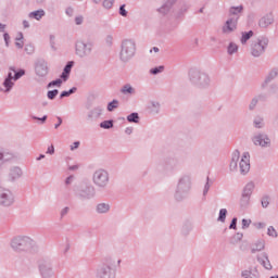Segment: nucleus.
Instances as JSON below:
<instances>
[{"label": "nucleus", "mask_w": 278, "mask_h": 278, "mask_svg": "<svg viewBox=\"0 0 278 278\" xmlns=\"http://www.w3.org/2000/svg\"><path fill=\"white\" fill-rule=\"evenodd\" d=\"M14 73V76L12 75V72L9 73L8 78L4 80L3 86L5 88V92H10V89L12 86H14L13 81H16V79H21L23 75H25V71L21 70L20 72H16L15 70H12ZM13 79V81H12Z\"/></svg>", "instance_id": "1"}, {"label": "nucleus", "mask_w": 278, "mask_h": 278, "mask_svg": "<svg viewBox=\"0 0 278 278\" xmlns=\"http://www.w3.org/2000/svg\"><path fill=\"white\" fill-rule=\"evenodd\" d=\"M253 190H255V185L253 182H249L244 189L240 200L241 205L244 207L251 201V195L253 194Z\"/></svg>", "instance_id": "2"}, {"label": "nucleus", "mask_w": 278, "mask_h": 278, "mask_svg": "<svg viewBox=\"0 0 278 278\" xmlns=\"http://www.w3.org/2000/svg\"><path fill=\"white\" fill-rule=\"evenodd\" d=\"M134 51H136V45L131 41H125L122 47V60H129L134 55Z\"/></svg>", "instance_id": "3"}, {"label": "nucleus", "mask_w": 278, "mask_h": 278, "mask_svg": "<svg viewBox=\"0 0 278 278\" xmlns=\"http://www.w3.org/2000/svg\"><path fill=\"white\" fill-rule=\"evenodd\" d=\"M266 45H268V39L266 38H262L257 42L253 43L252 55H254V58H258V55H262V53H264Z\"/></svg>", "instance_id": "4"}, {"label": "nucleus", "mask_w": 278, "mask_h": 278, "mask_svg": "<svg viewBox=\"0 0 278 278\" xmlns=\"http://www.w3.org/2000/svg\"><path fill=\"white\" fill-rule=\"evenodd\" d=\"M250 160H251V155L249 154V152H244L242 154V157L239 163V168H240L241 173L244 174V173H249V170H251Z\"/></svg>", "instance_id": "5"}, {"label": "nucleus", "mask_w": 278, "mask_h": 278, "mask_svg": "<svg viewBox=\"0 0 278 278\" xmlns=\"http://www.w3.org/2000/svg\"><path fill=\"white\" fill-rule=\"evenodd\" d=\"M108 172L99 169L94 173L93 181L97 186H105L108 184Z\"/></svg>", "instance_id": "6"}, {"label": "nucleus", "mask_w": 278, "mask_h": 278, "mask_svg": "<svg viewBox=\"0 0 278 278\" xmlns=\"http://www.w3.org/2000/svg\"><path fill=\"white\" fill-rule=\"evenodd\" d=\"M237 25H238V17H232L228 20L225 26L223 27L224 34H231V31L236 29Z\"/></svg>", "instance_id": "7"}, {"label": "nucleus", "mask_w": 278, "mask_h": 278, "mask_svg": "<svg viewBox=\"0 0 278 278\" xmlns=\"http://www.w3.org/2000/svg\"><path fill=\"white\" fill-rule=\"evenodd\" d=\"M254 144H256V147H266V144H270V139L264 135H258L254 137Z\"/></svg>", "instance_id": "8"}, {"label": "nucleus", "mask_w": 278, "mask_h": 278, "mask_svg": "<svg viewBox=\"0 0 278 278\" xmlns=\"http://www.w3.org/2000/svg\"><path fill=\"white\" fill-rule=\"evenodd\" d=\"M238 160H240V152H235L230 162L231 170H236L238 168Z\"/></svg>", "instance_id": "9"}, {"label": "nucleus", "mask_w": 278, "mask_h": 278, "mask_svg": "<svg viewBox=\"0 0 278 278\" xmlns=\"http://www.w3.org/2000/svg\"><path fill=\"white\" fill-rule=\"evenodd\" d=\"M36 71L40 77H45V75L49 73V67H47V65L45 64H40V65H37Z\"/></svg>", "instance_id": "10"}, {"label": "nucleus", "mask_w": 278, "mask_h": 278, "mask_svg": "<svg viewBox=\"0 0 278 278\" xmlns=\"http://www.w3.org/2000/svg\"><path fill=\"white\" fill-rule=\"evenodd\" d=\"M273 24V16H266L261 18L260 27H268V25Z\"/></svg>", "instance_id": "11"}, {"label": "nucleus", "mask_w": 278, "mask_h": 278, "mask_svg": "<svg viewBox=\"0 0 278 278\" xmlns=\"http://www.w3.org/2000/svg\"><path fill=\"white\" fill-rule=\"evenodd\" d=\"M43 16H45L43 10L35 11L29 14V17L36 18V21H40Z\"/></svg>", "instance_id": "12"}, {"label": "nucleus", "mask_w": 278, "mask_h": 278, "mask_svg": "<svg viewBox=\"0 0 278 278\" xmlns=\"http://www.w3.org/2000/svg\"><path fill=\"white\" fill-rule=\"evenodd\" d=\"M253 36V30H250L249 33H243L241 37L242 45H247V41L251 39Z\"/></svg>", "instance_id": "13"}, {"label": "nucleus", "mask_w": 278, "mask_h": 278, "mask_svg": "<svg viewBox=\"0 0 278 278\" xmlns=\"http://www.w3.org/2000/svg\"><path fill=\"white\" fill-rule=\"evenodd\" d=\"M5 197H8V194L2 193V195L0 197V203H1L2 205H11V203H12V198H7V199H5Z\"/></svg>", "instance_id": "14"}, {"label": "nucleus", "mask_w": 278, "mask_h": 278, "mask_svg": "<svg viewBox=\"0 0 278 278\" xmlns=\"http://www.w3.org/2000/svg\"><path fill=\"white\" fill-rule=\"evenodd\" d=\"M97 210L100 214H105V212H109L110 205L102 203L98 205Z\"/></svg>", "instance_id": "15"}, {"label": "nucleus", "mask_w": 278, "mask_h": 278, "mask_svg": "<svg viewBox=\"0 0 278 278\" xmlns=\"http://www.w3.org/2000/svg\"><path fill=\"white\" fill-rule=\"evenodd\" d=\"M139 118L140 117L138 116V113H132V114L127 116V121L129 123H138Z\"/></svg>", "instance_id": "16"}, {"label": "nucleus", "mask_w": 278, "mask_h": 278, "mask_svg": "<svg viewBox=\"0 0 278 278\" xmlns=\"http://www.w3.org/2000/svg\"><path fill=\"white\" fill-rule=\"evenodd\" d=\"M123 94H131L134 93V88L130 85H126L122 88Z\"/></svg>", "instance_id": "17"}, {"label": "nucleus", "mask_w": 278, "mask_h": 278, "mask_svg": "<svg viewBox=\"0 0 278 278\" xmlns=\"http://www.w3.org/2000/svg\"><path fill=\"white\" fill-rule=\"evenodd\" d=\"M225 218H227V208H222L219 211L218 220H220L222 223H225Z\"/></svg>", "instance_id": "18"}, {"label": "nucleus", "mask_w": 278, "mask_h": 278, "mask_svg": "<svg viewBox=\"0 0 278 278\" xmlns=\"http://www.w3.org/2000/svg\"><path fill=\"white\" fill-rule=\"evenodd\" d=\"M116 108H118V101L113 100L111 103H109L108 105V110L109 112H112L113 110H116Z\"/></svg>", "instance_id": "19"}, {"label": "nucleus", "mask_w": 278, "mask_h": 278, "mask_svg": "<svg viewBox=\"0 0 278 278\" xmlns=\"http://www.w3.org/2000/svg\"><path fill=\"white\" fill-rule=\"evenodd\" d=\"M100 127H102V129H110L113 127V124L111 121H105L100 124Z\"/></svg>", "instance_id": "20"}, {"label": "nucleus", "mask_w": 278, "mask_h": 278, "mask_svg": "<svg viewBox=\"0 0 278 278\" xmlns=\"http://www.w3.org/2000/svg\"><path fill=\"white\" fill-rule=\"evenodd\" d=\"M238 51V46L236 43H230L228 47V53L231 55Z\"/></svg>", "instance_id": "21"}, {"label": "nucleus", "mask_w": 278, "mask_h": 278, "mask_svg": "<svg viewBox=\"0 0 278 278\" xmlns=\"http://www.w3.org/2000/svg\"><path fill=\"white\" fill-rule=\"evenodd\" d=\"M267 233L268 236H270L271 238H277V230L275 229V227L270 226L268 229H267Z\"/></svg>", "instance_id": "22"}, {"label": "nucleus", "mask_w": 278, "mask_h": 278, "mask_svg": "<svg viewBox=\"0 0 278 278\" xmlns=\"http://www.w3.org/2000/svg\"><path fill=\"white\" fill-rule=\"evenodd\" d=\"M15 45L17 49H23V34H20V38L16 39Z\"/></svg>", "instance_id": "23"}, {"label": "nucleus", "mask_w": 278, "mask_h": 278, "mask_svg": "<svg viewBox=\"0 0 278 278\" xmlns=\"http://www.w3.org/2000/svg\"><path fill=\"white\" fill-rule=\"evenodd\" d=\"M75 90H77V88L70 89L68 91H63L61 93V99H64V97H71V94H73V92H75Z\"/></svg>", "instance_id": "24"}, {"label": "nucleus", "mask_w": 278, "mask_h": 278, "mask_svg": "<svg viewBox=\"0 0 278 278\" xmlns=\"http://www.w3.org/2000/svg\"><path fill=\"white\" fill-rule=\"evenodd\" d=\"M241 12H242V7H237V8L230 9V14H232V15L240 14Z\"/></svg>", "instance_id": "25"}, {"label": "nucleus", "mask_w": 278, "mask_h": 278, "mask_svg": "<svg viewBox=\"0 0 278 278\" xmlns=\"http://www.w3.org/2000/svg\"><path fill=\"white\" fill-rule=\"evenodd\" d=\"M58 89H54L52 91H48V99H55L58 97Z\"/></svg>", "instance_id": "26"}, {"label": "nucleus", "mask_w": 278, "mask_h": 278, "mask_svg": "<svg viewBox=\"0 0 278 278\" xmlns=\"http://www.w3.org/2000/svg\"><path fill=\"white\" fill-rule=\"evenodd\" d=\"M164 71V66L154 67L151 70L152 75H157V73H162Z\"/></svg>", "instance_id": "27"}, {"label": "nucleus", "mask_w": 278, "mask_h": 278, "mask_svg": "<svg viewBox=\"0 0 278 278\" xmlns=\"http://www.w3.org/2000/svg\"><path fill=\"white\" fill-rule=\"evenodd\" d=\"M103 5L110 10V8H112V5H114V0H104Z\"/></svg>", "instance_id": "28"}, {"label": "nucleus", "mask_w": 278, "mask_h": 278, "mask_svg": "<svg viewBox=\"0 0 278 278\" xmlns=\"http://www.w3.org/2000/svg\"><path fill=\"white\" fill-rule=\"evenodd\" d=\"M48 86L49 88H51V86H62V79L53 80Z\"/></svg>", "instance_id": "29"}, {"label": "nucleus", "mask_w": 278, "mask_h": 278, "mask_svg": "<svg viewBox=\"0 0 278 278\" xmlns=\"http://www.w3.org/2000/svg\"><path fill=\"white\" fill-rule=\"evenodd\" d=\"M73 68V62H70L65 68H64V72L67 73V74H71V70Z\"/></svg>", "instance_id": "30"}, {"label": "nucleus", "mask_w": 278, "mask_h": 278, "mask_svg": "<svg viewBox=\"0 0 278 278\" xmlns=\"http://www.w3.org/2000/svg\"><path fill=\"white\" fill-rule=\"evenodd\" d=\"M75 23H76V25H81V23H84V16H77L76 18H75Z\"/></svg>", "instance_id": "31"}, {"label": "nucleus", "mask_w": 278, "mask_h": 278, "mask_svg": "<svg viewBox=\"0 0 278 278\" xmlns=\"http://www.w3.org/2000/svg\"><path fill=\"white\" fill-rule=\"evenodd\" d=\"M47 153H49L50 155H53L55 153V148L53 146H50L47 150Z\"/></svg>", "instance_id": "32"}, {"label": "nucleus", "mask_w": 278, "mask_h": 278, "mask_svg": "<svg viewBox=\"0 0 278 278\" xmlns=\"http://www.w3.org/2000/svg\"><path fill=\"white\" fill-rule=\"evenodd\" d=\"M119 13H121L122 16H127V11L125 10V5L121 7Z\"/></svg>", "instance_id": "33"}, {"label": "nucleus", "mask_w": 278, "mask_h": 278, "mask_svg": "<svg viewBox=\"0 0 278 278\" xmlns=\"http://www.w3.org/2000/svg\"><path fill=\"white\" fill-rule=\"evenodd\" d=\"M251 225V219H242V227H249Z\"/></svg>", "instance_id": "34"}, {"label": "nucleus", "mask_w": 278, "mask_h": 278, "mask_svg": "<svg viewBox=\"0 0 278 278\" xmlns=\"http://www.w3.org/2000/svg\"><path fill=\"white\" fill-rule=\"evenodd\" d=\"M238 223V218H233L230 224V229H236V224Z\"/></svg>", "instance_id": "35"}, {"label": "nucleus", "mask_w": 278, "mask_h": 278, "mask_svg": "<svg viewBox=\"0 0 278 278\" xmlns=\"http://www.w3.org/2000/svg\"><path fill=\"white\" fill-rule=\"evenodd\" d=\"M68 73H66L65 71H63L61 78L64 79V81H66V79H68Z\"/></svg>", "instance_id": "36"}, {"label": "nucleus", "mask_w": 278, "mask_h": 278, "mask_svg": "<svg viewBox=\"0 0 278 278\" xmlns=\"http://www.w3.org/2000/svg\"><path fill=\"white\" fill-rule=\"evenodd\" d=\"M254 125H255V127H257V128H260V127H262V119H255L254 121Z\"/></svg>", "instance_id": "37"}, {"label": "nucleus", "mask_w": 278, "mask_h": 278, "mask_svg": "<svg viewBox=\"0 0 278 278\" xmlns=\"http://www.w3.org/2000/svg\"><path fill=\"white\" fill-rule=\"evenodd\" d=\"M72 151H75V149H79V142L76 141L74 144L71 147Z\"/></svg>", "instance_id": "38"}, {"label": "nucleus", "mask_w": 278, "mask_h": 278, "mask_svg": "<svg viewBox=\"0 0 278 278\" xmlns=\"http://www.w3.org/2000/svg\"><path fill=\"white\" fill-rule=\"evenodd\" d=\"M61 125H62V117H58L55 129H58Z\"/></svg>", "instance_id": "39"}, {"label": "nucleus", "mask_w": 278, "mask_h": 278, "mask_svg": "<svg viewBox=\"0 0 278 278\" xmlns=\"http://www.w3.org/2000/svg\"><path fill=\"white\" fill-rule=\"evenodd\" d=\"M262 205H263V207H268V200H267V199H264V200L262 201Z\"/></svg>", "instance_id": "40"}, {"label": "nucleus", "mask_w": 278, "mask_h": 278, "mask_svg": "<svg viewBox=\"0 0 278 278\" xmlns=\"http://www.w3.org/2000/svg\"><path fill=\"white\" fill-rule=\"evenodd\" d=\"M255 105H257V100L256 99H254V101H252L250 108H255Z\"/></svg>", "instance_id": "41"}, {"label": "nucleus", "mask_w": 278, "mask_h": 278, "mask_svg": "<svg viewBox=\"0 0 278 278\" xmlns=\"http://www.w3.org/2000/svg\"><path fill=\"white\" fill-rule=\"evenodd\" d=\"M37 121H42V123H45V121H47V115H45L42 118H37Z\"/></svg>", "instance_id": "42"}, {"label": "nucleus", "mask_w": 278, "mask_h": 278, "mask_svg": "<svg viewBox=\"0 0 278 278\" xmlns=\"http://www.w3.org/2000/svg\"><path fill=\"white\" fill-rule=\"evenodd\" d=\"M24 27H29V22L28 21H24Z\"/></svg>", "instance_id": "43"}, {"label": "nucleus", "mask_w": 278, "mask_h": 278, "mask_svg": "<svg viewBox=\"0 0 278 278\" xmlns=\"http://www.w3.org/2000/svg\"><path fill=\"white\" fill-rule=\"evenodd\" d=\"M262 249H264V244H260L258 249H256V251H262Z\"/></svg>", "instance_id": "44"}, {"label": "nucleus", "mask_w": 278, "mask_h": 278, "mask_svg": "<svg viewBox=\"0 0 278 278\" xmlns=\"http://www.w3.org/2000/svg\"><path fill=\"white\" fill-rule=\"evenodd\" d=\"M66 212H68V208L63 210L62 215L64 216V214H66Z\"/></svg>", "instance_id": "45"}, {"label": "nucleus", "mask_w": 278, "mask_h": 278, "mask_svg": "<svg viewBox=\"0 0 278 278\" xmlns=\"http://www.w3.org/2000/svg\"><path fill=\"white\" fill-rule=\"evenodd\" d=\"M153 50L155 51V53H157V51H160L159 48H153Z\"/></svg>", "instance_id": "46"}, {"label": "nucleus", "mask_w": 278, "mask_h": 278, "mask_svg": "<svg viewBox=\"0 0 278 278\" xmlns=\"http://www.w3.org/2000/svg\"><path fill=\"white\" fill-rule=\"evenodd\" d=\"M66 184H71V177L66 179Z\"/></svg>", "instance_id": "47"}, {"label": "nucleus", "mask_w": 278, "mask_h": 278, "mask_svg": "<svg viewBox=\"0 0 278 278\" xmlns=\"http://www.w3.org/2000/svg\"><path fill=\"white\" fill-rule=\"evenodd\" d=\"M4 27H5L4 25L0 24V29H3Z\"/></svg>", "instance_id": "48"}, {"label": "nucleus", "mask_w": 278, "mask_h": 278, "mask_svg": "<svg viewBox=\"0 0 278 278\" xmlns=\"http://www.w3.org/2000/svg\"><path fill=\"white\" fill-rule=\"evenodd\" d=\"M2 159H3V154L0 153V160H2Z\"/></svg>", "instance_id": "49"}, {"label": "nucleus", "mask_w": 278, "mask_h": 278, "mask_svg": "<svg viewBox=\"0 0 278 278\" xmlns=\"http://www.w3.org/2000/svg\"><path fill=\"white\" fill-rule=\"evenodd\" d=\"M42 157H45V155H40V157L38 160H42Z\"/></svg>", "instance_id": "50"}, {"label": "nucleus", "mask_w": 278, "mask_h": 278, "mask_svg": "<svg viewBox=\"0 0 278 278\" xmlns=\"http://www.w3.org/2000/svg\"><path fill=\"white\" fill-rule=\"evenodd\" d=\"M270 278H278V276H271Z\"/></svg>", "instance_id": "51"}, {"label": "nucleus", "mask_w": 278, "mask_h": 278, "mask_svg": "<svg viewBox=\"0 0 278 278\" xmlns=\"http://www.w3.org/2000/svg\"><path fill=\"white\" fill-rule=\"evenodd\" d=\"M4 38H8V35H7V34L4 35Z\"/></svg>", "instance_id": "52"}, {"label": "nucleus", "mask_w": 278, "mask_h": 278, "mask_svg": "<svg viewBox=\"0 0 278 278\" xmlns=\"http://www.w3.org/2000/svg\"><path fill=\"white\" fill-rule=\"evenodd\" d=\"M96 1V3L98 2V1H101V0H94Z\"/></svg>", "instance_id": "53"}, {"label": "nucleus", "mask_w": 278, "mask_h": 278, "mask_svg": "<svg viewBox=\"0 0 278 278\" xmlns=\"http://www.w3.org/2000/svg\"><path fill=\"white\" fill-rule=\"evenodd\" d=\"M5 40H8V37H4Z\"/></svg>", "instance_id": "54"}]
</instances>
